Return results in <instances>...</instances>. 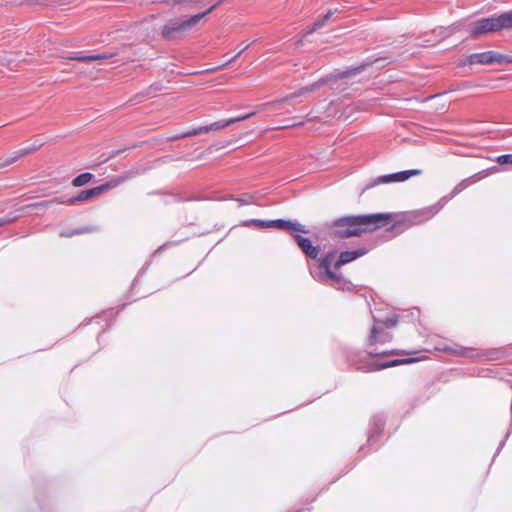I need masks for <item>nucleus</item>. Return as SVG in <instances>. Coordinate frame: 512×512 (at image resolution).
<instances>
[{"instance_id":"obj_32","label":"nucleus","mask_w":512,"mask_h":512,"mask_svg":"<svg viewBox=\"0 0 512 512\" xmlns=\"http://www.w3.org/2000/svg\"><path fill=\"white\" fill-rule=\"evenodd\" d=\"M370 355H388V352H382V353H373L372 351L369 352Z\"/></svg>"},{"instance_id":"obj_10","label":"nucleus","mask_w":512,"mask_h":512,"mask_svg":"<svg viewBox=\"0 0 512 512\" xmlns=\"http://www.w3.org/2000/svg\"><path fill=\"white\" fill-rule=\"evenodd\" d=\"M293 238L304 254L311 259H316L318 257L320 251L319 247L314 246L309 238L299 234L293 235Z\"/></svg>"},{"instance_id":"obj_22","label":"nucleus","mask_w":512,"mask_h":512,"mask_svg":"<svg viewBox=\"0 0 512 512\" xmlns=\"http://www.w3.org/2000/svg\"><path fill=\"white\" fill-rule=\"evenodd\" d=\"M374 323H379L383 328H392L397 325L398 317L396 315L387 317L385 320H375Z\"/></svg>"},{"instance_id":"obj_26","label":"nucleus","mask_w":512,"mask_h":512,"mask_svg":"<svg viewBox=\"0 0 512 512\" xmlns=\"http://www.w3.org/2000/svg\"><path fill=\"white\" fill-rule=\"evenodd\" d=\"M497 162L501 165L512 164V154H503L498 156Z\"/></svg>"},{"instance_id":"obj_19","label":"nucleus","mask_w":512,"mask_h":512,"mask_svg":"<svg viewBox=\"0 0 512 512\" xmlns=\"http://www.w3.org/2000/svg\"><path fill=\"white\" fill-rule=\"evenodd\" d=\"M93 178V174L89 173V172H85V173H82L80 175H78L77 177H75L72 181V184L73 186L75 187H81L85 184H87L88 182H90Z\"/></svg>"},{"instance_id":"obj_11","label":"nucleus","mask_w":512,"mask_h":512,"mask_svg":"<svg viewBox=\"0 0 512 512\" xmlns=\"http://www.w3.org/2000/svg\"><path fill=\"white\" fill-rule=\"evenodd\" d=\"M392 339L391 333L385 331V328L379 325V323H374L371 333L368 337V344L374 345L377 343H386Z\"/></svg>"},{"instance_id":"obj_16","label":"nucleus","mask_w":512,"mask_h":512,"mask_svg":"<svg viewBox=\"0 0 512 512\" xmlns=\"http://www.w3.org/2000/svg\"><path fill=\"white\" fill-rule=\"evenodd\" d=\"M40 146H41V144H38L37 146L33 145V146H28V147H24V148L20 149L19 151L13 153V156L7 157L4 160V162L0 164V167H4V166H8L10 164H13L19 158L32 153L33 151H35Z\"/></svg>"},{"instance_id":"obj_24","label":"nucleus","mask_w":512,"mask_h":512,"mask_svg":"<svg viewBox=\"0 0 512 512\" xmlns=\"http://www.w3.org/2000/svg\"><path fill=\"white\" fill-rule=\"evenodd\" d=\"M448 351L453 352L454 354L465 356V357H475L477 353L473 349L469 348H459V349H447Z\"/></svg>"},{"instance_id":"obj_5","label":"nucleus","mask_w":512,"mask_h":512,"mask_svg":"<svg viewBox=\"0 0 512 512\" xmlns=\"http://www.w3.org/2000/svg\"><path fill=\"white\" fill-rule=\"evenodd\" d=\"M512 28V10L498 16L482 18L468 25L467 31L473 37Z\"/></svg>"},{"instance_id":"obj_3","label":"nucleus","mask_w":512,"mask_h":512,"mask_svg":"<svg viewBox=\"0 0 512 512\" xmlns=\"http://www.w3.org/2000/svg\"><path fill=\"white\" fill-rule=\"evenodd\" d=\"M217 5L211 6L208 10L190 16L187 19H170L162 28L161 35L165 40L171 41L184 37L194 28L206 15L210 14Z\"/></svg>"},{"instance_id":"obj_14","label":"nucleus","mask_w":512,"mask_h":512,"mask_svg":"<svg viewBox=\"0 0 512 512\" xmlns=\"http://www.w3.org/2000/svg\"><path fill=\"white\" fill-rule=\"evenodd\" d=\"M273 227L281 230H292L295 232L308 233L306 227L297 221H290L284 219L273 220Z\"/></svg>"},{"instance_id":"obj_30","label":"nucleus","mask_w":512,"mask_h":512,"mask_svg":"<svg viewBox=\"0 0 512 512\" xmlns=\"http://www.w3.org/2000/svg\"><path fill=\"white\" fill-rule=\"evenodd\" d=\"M383 427V422L379 420V422L376 425V430L373 433L369 434L368 441L370 442L374 438V434L378 433Z\"/></svg>"},{"instance_id":"obj_7","label":"nucleus","mask_w":512,"mask_h":512,"mask_svg":"<svg viewBox=\"0 0 512 512\" xmlns=\"http://www.w3.org/2000/svg\"><path fill=\"white\" fill-rule=\"evenodd\" d=\"M422 173L419 169L404 170L392 174L381 175L369 183L365 189L372 188L380 184H388L393 182H404L412 176H417Z\"/></svg>"},{"instance_id":"obj_4","label":"nucleus","mask_w":512,"mask_h":512,"mask_svg":"<svg viewBox=\"0 0 512 512\" xmlns=\"http://www.w3.org/2000/svg\"><path fill=\"white\" fill-rule=\"evenodd\" d=\"M378 60L379 59H373V60L367 59V61H365L364 63H362L361 65H359L357 67H354V68H351V69H347V70L342 71V72H335V73H331L329 75H326V76L320 78L319 80H317L316 82L300 88L298 91L292 93L286 99L294 98V97H300V96L306 95L307 93H311V92L316 91L317 89H319L320 87H322L324 85H330L331 88H335L334 85H335V83L338 80H340V79H348V78H350V77H352V76H354L356 74H359L366 67L372 65L373 63L377 62Z\"/></svg>"},{"instance_id":"obj_8","label":"nucleus","mask_w":512,"mask_h":512,"mask_svg":"<svg viewBox=\"0 0 512 512\" xmlns=\"http://www.w3.org/2000/svg\"><path fill=\"white\" fill-rule=\"evenodd\" d=\"M120 182H121V180H119V179H113V180H111V181H109L107 183H104V184L100 185V186L83 190L79 194H77L74 197L69 198L65 202L73 204L75 202H81V201L90 200V199H92L94 197L99 196L104 191H107L108 189L116 187Z\"/></svg>"},{"instance_id":"obj_33","label":"nucleus","mask_w":512,"mask_h":512,"mask_svg":"<svg viewBox=\"0 0 512 512\" xmlns=\"http://www.w3.org/2000/svg\"><path fill=\"white\" fill-rule=\"evenodd\" d=\"M503 446H504V441L500 444L499 449L502 448Z\"/></svg>"},{"instance_id":"obj_13","label":"nucleus","mask_w":512,"mask_h":512,"mask_svg":"<svg viewBox=\"0 0 512 512\" xmlns=\"http://www.w3.org/2000/svg\"><path fill=\"white\" fill-rule=\"evenodd\" d=\"M368 250L366 248H357L351 251L341 252L338 260L334 263V268L339 269L341 266L356 260L359 257L364 256Z\"/></svg>"},{"instance_id":"obj_31","label":"nucleus","mask_w":512,"mask_h":512,"mask_svg":"<svg viewBox=\"0 0 512 512\" xmlns=\"http://www.w3.org/2000/svg\"><path fill=\"white\" fill-rule=\"evenodd\" d=\"M11 221L9 218H0V227L8 224Z\"/></svg>"},{"instance_id":"obj_34","label":"nucleus","mask_w":512,"mask_h":512,"mask_svg":"<svg viewBox=\"0 0 512 512\" xmlns=\"http://www.w3.org/2000/svg\"><path fill=\"white\" fill-rule=\"evenodd\" d=\"M163 247L164 246L159 247V249L155 253H157L159 250H162Z\"/></svg>"},{"instance_id":"obj_9","label":"nucleus","mask_w":512,"mask_h":512,"mask_svg":"<svg viewBox=\"0 0 512 512\" xmlns=\"http://www.w3.org/2000/svg\"><path fill=\"white\" fill-rule=\"evenodd\" d=\"M445 203H446V199L442 198L438 203H436L432 206H428V207H425V208L415 211L411 215L410 221L413 224H419V223H422L424 221L431 219L444 207Z\"/></svg>"},{"instance_id":"obj_28","label":"nucleus","mask_w":512,"mask_h":512,"mask_svg":"<svg viewBox=\"0 0 512 512\" xmlns=\"http://www.w3.org/2000/svg\"><path fill=\"white\" fill-rule=\"evenodd\" d=\"M249 46H250V44H249V43H247V44H245V45H241V49H240V51H239V52H238L234 57H232L231 59H229L225 64H223V67H226V66H228L229 64H231L232 62H234V61L237 59V57H238L240 54H242V53H243V52H244V51H245Z\"/></svg>"},{"instance_id":"obj_29","label":"nucleus","mask_w":512,"mask_h":512,"mask_svg":"<svg viewBox=\"0 0 512 512\" xmlns=\"http://www.w3.org/2000/svg\"><path fill=\"white\" fill-rule=\"evenodd\" d=\"M255 114H256V112H255V111H253V112H250V113L245 114V115H240V116H238V117L231 118V119H230V122H231V124H233V123H236V122L244 121V120H246V119H248V118H250V117L254 116Z\"/></svg>"},{"instance_id":"obj_21","label":"nucleus","mask_w":512,"mask_h":512,"mask_svg":"<svg viewBox=\"0 0 512 512\" xmlns=\"http://www.w3.org/2000/svg\"><path fill=\"white\" fill-rule=\"evenodd\" d=\"M231 125L230 119L228 120H219L214 123H211L209 125H205L207 132L212 130H220L223 128H226L227 126Z\"/></svg>"},{"instance_id":"obj_6","label":"nucleus","mask_w":512,"mask_h":512,"mask_svg":"<svg viewBox=\"0 0 512 512\" xmlns=\"http://www.w3.org/2000/svg\"><path fill=\"white\" fill-rule=\"evenodd\" d=\"M512 61L510 56L497 53L495 51H486L480 53H473L468 57L469 64H493V63H510Z\"/></svg>"},{"instance_id":"obj_23","label":"nucleus","mask_w":512,"mask_h":512,"mask_svg":"<svg viewBox=\"0 0 512 512\" xmlns=\"http://www.w3.org/2000/svg\"><path fill=\"white\" fill-rule=\"evenodd\" d=\"M273 220H261V219H251L245 222V225L253 224L259 228H270L273 227Z\"/></svg>"},{"instance_id":"obj_27","label":"nucleus","mask_w":512,"mask_h":512,"mask_svg":"<svg viewBox=\"0 0 512 512\" xmlns=\"http://www.w3.org/2000/svg\"><path fill=\"white\" fill-rule=\"evenodd\" d=\"M249 46H250V44H249V43H247V44H245V45H241V49H240V51H239V52H238L234 57H232L231 59H229L225 64H223V67H226V66H228L229 64H231L232 62H234V61L237 59V57H238L240 54H242V53H243V52H244V51H245Z\"/></svg>"},{"instance_id":"obj_2","label":"nucleus","mask_w":512,"mask_h":512,"mask_svg":"<svg viewBox=\"0 0 512 512\" xmlns=\"http://www.w3.org/2000/svg\"><path fill=\"white\" fill-rule=\"evenodd\" d=\"M336 256L335 251L328 252L320 260L318 266V272L313 274V277L327 285H330L339 290H351L353 284L344 279L341 273H337L332 270V263Z\"/></svg>"},{"instance_id":"obj_12","label":"nucleus","mask_w":512,"mask_h":512,"mask_svg":"<svg viewBox=\"0 0 512 512\" xmlns=\"http://www.w3.org/2000/svg\"><path fill=\"white\" fill-rule=\"evenodd\" d=\"M418 360H419L418 358H401V359H393V360L385 361V362L373 361V362L369 363L368 371H378V370H382V369H386V368L394 367V366H398V365L410 364V363H413Z\"/></svg>"},{"instance_id":"obj_20","label":"nucleus","mask_w":512,"mask_h":512,"mask_svg":"<svg viewBox=\"0 0 512 512\" xmlns=\"http://www.w3.org/2000/svg\"><path fill=\"white\" fill-rule=\"evenodd\" d=\"M477 178V174L474 175L473 177L471 178H467V179H464L462 180L460 183H458L452 190V196H455L457 195L458 193H460L461 191H463L465 188H467L470 183L472 181H475Z\"/></svg>"},{"instance_id":"obj_1","label":"nucleus","mask_w":512,"mask_h":512,"mask_svg":"<svg viewBox=\"0 0 512 512\" xmlns=\"http://www.w3.org/2000/svg\"><path fill=\"white\" fill-rule=\"evenodd\" d=\"M391 219L389 213L344 216L332 223L335 235L347 238L386 226Z\"/></svg>"},{"instance_id":"obj_17","label":"nucleus","mask_w":512,"mask_h":512,"mask_svg":"<svg viewBox=\"0 0 512 512\" xmlns=\"http://www.w3.org/2000/svg\"><path fill=\"white\" fill-rule=\"evenodd\" d=\"M333 14L334 11L329 10L321 19L317 20L309 30H307L306 34H311L314 31L322 28L326 24V22L332 17Z\"/></svg>"},{"instance_id":"obj_18","label":"nucleus","mask_w":512,"mask_h":512,"mask_svg":"<svg viewBox=\"0 0 512 512\" xmlns=\"http://www.w3.org/2000/svg\"><path fill=\"white\" fill-rule=\"evenodd\" d=\"M94 230L95 229L92 227H82V228L73 229V230H64V231L60 232V236L61 237H72L75 235L90 233V232H93Z\"/></svg>"},{"instance_id":"obj_25","label":"nucleus","mask_w":512,"mask_h":512,"mask_svg":"<svg viewBox=\"0 0 512 512\" xmlns=\"http://www.w3.org/2000/svg\"><path fill=\"white\" fill-rule=\"evenodd\" d=\"M205 132H207L206 127L205 126H201V127L192 129L190 131H187L186 133H184L181 136H179V138L192 137V136H196V135H199V134L205 133ZM176 138L178 139V137H176Z\"/></svg>"},{"instance_id":"obj_15","label":"nucleus","mask_w":512,"mask_h":512,"mask_svg":"<svg viewBox=\"0 0 512 512\" xmlns=\"http://www.w3.org/2000/svg\"><path fill=\"white\" fill-rule=\"evenodd\" d=\"M113 54L110 53H101V54H77L74 56L68 57L70 60H76L79 62H92V61H100L110 59Z\"/></svg>"}]
</instances>
